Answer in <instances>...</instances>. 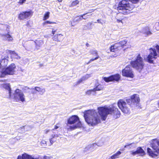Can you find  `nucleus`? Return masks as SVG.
Masks as SVG:
<instances>
[{
    "mask_svg": "<svg viewBox=\"0 0 159 159\" xmlns=\"http://www.w3.org/2000/svg\"><path fill=\"white\" fill-rule=\"evenodd\" d=\"M98 111L91 110L85 111L84 116L86 122L91 126L96 125L101 122V118L105 120L108 114L114 116L115 118H119L120 115L118 108L114 106L98 107Z\"/></svg>",
    "mask_w": 159,
    "mask_h": 159,
    "instance_id": "1",
    "label": "nucleus"
},
{
    "mask_svg": "<svg viewBox=\"0 0 159 159\" xmlns=\"http://www.w3.org/2000/svg\"><path fill=\"white\" fill-rule=\"evenodd\" d=\"M134 8V5L129 3L128 1L122 0L119 3L117 7V10L119 12V14L117 15V16L120 13L125 15L129 14L132 12L131 11Z\"/></svg>",
    "mask_w": 159,
    "mask_h": 159,
    "instance_id": "2",
    "label": "nucleus"
},
{
    "mask_svg": "<svg viewBox=\"0 0 159 159\" xmlns=\"http://www.w3.org/2000/svg\"><path fill=\"white\" fill-rule=\"evenodd\" d=\"M68 129L71 130L81 127L82 125L79 117L75 115L70 117L67 120Z\"/></svg>",
    "mask_w": 159,
    "mask_h": 159,
    "instance_id": "3",
    "label": "nucleus"
},
{
    "mask_svg": "<svg viewBox=\"0 0 159 159\" xmlns=\"http://www.w3.org/2000/svg\"><path fill=\"white\" fill-rule=\"evenodd\" d=\"M151 146L153 150L149 148H148L147 152L150 156L152 157H156L159 154V139H156L152 140Z\"/></svg>",
    "mask_w": 159,
    "mask_h": 159,
    "instance_id": "4",
    "label": "nucleus"
},
{
    "mask_svg": "<svg viewBox=\"0 0 159 159\" xmlns=\"http://www.w3.org/2000/svg\"><path fill=\"white\" fill-rule=\"evenodd\" d=\"M149 50L150 54L146 58L144 57V59L149 63H152L157 57H159V46L157 45L154 48H151Z\"/></svg>",
    "mask_w": 159,
    "mask_h": 159,
    "instance_id": "5",
    "label": "nucleus"
},
{
    "mask_svg": "<svg viewBox=\"0 0 159 159\" xmlns=\"http://www.w3.org/2000/svg\"><path fill=\"white\" fill-rule=\"evenodd\" d=\"M16 66L14 63H12L6 68H2L0 71L1 77H4L7 75H13L16 72Z\"/></svg>",
    "mask_w": 159,
    "mask_h": 159,
    "instance_id": "6",
    "label": "nucleus"
},
{
    "mask_svg": "<svg viewBox=\"0 0 159 159\" xmlns=\"http://www.w3.org/2000/svg\"><path fill=\"white\" fill-rule=\"evenodd\" d=\"M0 34L2 39L8 41H12L13 40L12 37L10 35V31L9 26L7 25H2Z\"/></svg>",
    "mask_w": 159,
    "mask_h": 159,
    "instance_id": "7",
    "label": "nucleus"
},
{
    "mask_svg": "<svg viewBox=\"0 0 159 159\" xmlns=\"http://www.w3.org/2000/svg\"><path fill=\"white\" fill-rule=\"evenodd\" d=\"M131 64L133 67L139 72L143 69L144 66L143 58L140 54L138 55L135 61L131 62Z\"/></svg>",
    "mask_w": 159,
    "mask_h": 159,
    "instance_id": "8",
    "label": "nucleus"
},
{
    "mask_svg": "<svg viewBox=\"0 0 159 159\" xmlns=\"http://www.w3.org/2000/svg\"><path fill=\"white\" fill-rule=\"evenodd\" d=\"M13 95V99L15 101L18 102H24L25 101V96L21 90L16 89Z\"/></svg>",
    "mask_w": 159,
    "mask_h": 159,
    "instance_id": "9",
    "label": "nucleus"
},
{
    "mask_svg": "<svg viewBox=\"0 0 159 159\" xmlns=\"http://www.w3.org/2000/svg\"><path fill=\"white\" fill-rule=\"evenodd\" d=\"M127 102L133 107H135L139 106L140 102V98L139 95L137 94H134L131 96L130 99L127 100Z\"/></svg>",
    "mask_w": 159,
    "mask_h": 159,
    "instance_id": "10",
    "label": "nucleus"
},
{
    "mask_svg": "<svg viewBox=\"0 0 159 159\" xmlns=\"http://www.w3.org/2000/svg\"><path fill=\"white\" fill-rule=\"evenodd\" d=\"M117 105L123 112L126 114H129L130 113V109L128 107V105L123 100H119L118 102Z\"/></svg>",
    "mask_w": 159,
    "mask_h": 159,
    "instance_id": "11",
    "label": "nucleus"
},
{
    "mask_svg": "<svg viewBox=\"0 0 159 159\" xmlns=\"http://www.w3.org/2000/svg\"><path fill=\"white\" fill-rule=\"evenodd\" d=\"M127 43V41L123 40L120 41L119 43H115L113 46L110 47L111 52H116L118 50H120L123 48L122 47L124 46Z\"/></svg>",
    "mask_w": 159,
    "mask_h": 159,
    "instance_id": "12",
    "label": "nucleus"
},
{
    "mask_svg": "<svg viewBox=\"0 0 159 159\" xmlns=\"http://www.w3.org/2000/svg\"><path fill=\"white\" fill-rule=\"evenodd\" d=\"M122 75L123 76L133 78L134 77V74L130 66H126L122 71Z\"/></svg>",
    "mask_w": 159,
    "mask_h": 159,
    "instance_id": "13",
    "label": "nucleus"
},
{
    "mask_svg": "<svg viewBox=\"0 0 159 159\" xmlns=\"http://www.w3.org/2000/svg\"><path fill=\"white\" fill-rule=\"evenodd\" d=\"M9 57L7 55L2 56L1 58L0 61V71H1V67H5L7 66L8 62Z\"/></svg>",
    "mask_w": 159,
    "mask_h": 159,
    "instance_id": "14",
    "label": "nucleus"
},
{
    "mask_svg": "<svg viewBox=\"0 0 159 159\" xmlns=\"http://www.w3.org/2000/svg\"><path fill=\"white\" fill-rule=\"evenodd\" d=\"M120 78V75L119 74H117L108 77H104L103 80L106 82H108L111 81H118L119 80Z\"/></svg>",
    "mask_w": 159,
    "mask_h": 159,
    "instance_id": "15",
    "label": "nucleus"
},
{
    "mask_svg": "<svg viewBox=\"0 0 159 159\" xmlns=\"http://www.w3.org/2000/svg\"><path fill=\"white\" fill-rule=\"evenodd\" d=\"M60 136L61 134L58 133L57 134L55 133H53L51 134V138L49 139L51 145H52L53 143L56 141L57 138L60 137Z\"/></svg>",
    "mask_w": 159,
    "mask_h": 159,
    "instance_id": "16",
    "label": "nucleus"
},
{
    "mask_svg": "<svg viewBox=\"0 0 159 159\" xmlns=\"http://www.w3.org/2000/svg\"><path fill=\"white\" fill-rule=\"evenodd\" d=\"M63 36L61 34L55 35L52 38L53 40L55 41H61L63 39Z\"/></svg>",
    "mask_w": 159,
    "mask_h": 159,
    "instance_id": "17",
    "label": "nucleus"
},
{
    "mask_svg": "<svg viewBox=\"0 0 159 159\" xmlns=\"http://www.w3.org/2000/svg\"><path fill=\"white\" fill-rule=\"evenodd\" d=\"M3 87L8 92V95L7 98L11 99V88L9 84H5L4 85Z\"/></svg>",
    "mask_w": 159,
    "mask_h": 159,
    "instance_id": "18",
    "label": "nucleus"
},
{
    "mask_svg": "<svg viewBox=\"0 0 159 159\" xmlns=\"http://www.w3.org/2000/svg\"><path fill=\"white\" fill-rule=\"evenodd\" d=\"M34 43L35 44L36 48L37 49L41 47L44 43L43 40H36Z\"/></svg>",
    "mask_w": 159,
    "mask_h": 159,
    "instance_id": "19",
    "label": "nucleus"
},
{
    "mask_svg": "<svg viewBox=\"0 0 159 159\" xmlns=\"http://www.w3.org/2000/svg\"><path fill=\"white\" fill-rule=\"evenodd\" d=\"M143 32L144 34L148 36L152 34V33L150 31V28L148 26L145 27L143 30Z\"/></svg>",
    "mask_w": 159,
    "mask_h": 159,
    "instance_id": "20",
    "label": "nucleus"
},
{
    "mask_svg": "<svg viewBox=\"0 0 159 159\" xmlns=\"http://www.w3.org/2000/svg\"><path fill=\"white\" fill-rule=\"evenodd\" d=\"M35 89L37 91V92L39 93V94L41 95H43L45 92V89L43 87H35Z\"/></svg>",
    "mask_w": 159,
    "mask_h": 159,
    "instance_id": "21",
    "label": "nucleus"
},
{
    "mask_svg": "<svg viewBox=\"0 0 159 159\" xmlns=\"http://www.w3.org/2000/svg\"><path fill=\"white\" fill-rule=\"evenodd\" d=\"M91 52L92 54L94 55L96 57H95L94 58H92V59H91L89 61V62H88V63H87V64H89L92 61H93L97 60L99 57L97 51L92 50L91 51Z\"/></svg>",
    "mask_w": 159,
    "mask_h": 159,
    "instance_id": "22",
    "label": "nucleus"
},
{
    "mask_svg": "<svg viewBox=\"0 0 159 159\" xmlns=\"http://www.w3.org/2000/svg\"><path fill=\"white\" fill-rule=\"evenodd\" d=\"M121 152L120 151H118L116 153L111 156L110 158L111 159H115L119 157V155L121 154Z\"/></svg>",
    "mask_w": 159,
    "mask_h": 159,
    "instance_id": "23",
    "label": "nucleus"
},
{
    "mask_svg": "<svg viewBox=\"0 0 159 159\" xmlns=\"http://www.w3.org/2000/svg\"><path fill=\"white\" fill-rule=\"evenodd\" d=\"M137 151L138 154H141V156H143L145 153L144 151L141 147L138 148L137 149Z\"/></svg>",
    "mask_w": 159,
    "mask_h": 159,
    "instance_id": "24",
    "label": "nucleus"
},
{
    "mask_svg": "<svg viewBox=\"0 0 159 159\" xmlns=\"http://www.w3.org/2000/svg\"><path fill=\"white\" fill-rule=\"evenodd\" d=\"M11 57L12 58H15L16 59L19 60L20 58V57L16 53L14 52H12L11 53Z\"/></svg>",
    "mask_w": 159,
    "mask_h": 159,
    "instance_id": "25",
    "label": "nucleus"
},
{
    "mask_svg": "<svg viewBox=\"0 0 159 159\" xmlns=\"http://www.w3.org/2000/svg\"><path fill=\"white\" fill-rule=\"evenodd\" d=\"M33 157L26 153L22 154L23 159H33Z\"/></svg>",
    "mask_w": 159,
    "mask_h": 159,
    "instance_id": "26",
    "label": "nucleus"
},
{
    "mask_svg": "<svg viewBox=\"0 0 159 159\" xmlns=\"http://www.w3.org/2000/svg\"><path fill=\"white\" fill-rule=\"evenodd\" d=\"M22 90L25 93H30V92L31 88H30L27 86H25L22 88Z\"/></svg>",
    "mask_w": 159,
    "mask_h": 159,
    "instance_id": "27",
    "label": "nucleus"
},
{
    "mask_svg": "<svg viewBox=\"0 0 159 159\" xmlns=\"http://www.w3.org/2000/svg\"><path fill=\"white\" fill-rule=\"evenodd\" d=\"M95 92H94V90L93 89L88 90L86 92V94L88 95H95Z\"/></svg>",
    "mask_w": 159,
    "mask_h": 159,
    "instance_id": "28",
    "label": "nucleus"
},
{
    "mask_svg": "<svg viewBox=\"0 0 159 159\" xmlns=\"http://www.w3.org/2000/svg\"><path fill=\"white\" fill-rule=\"evenodd\" d=\"M50 13L48 11L46 12L44 14L43 20H45L48 19L49 17Z\"/></svg>",
    "mask_w": 159,
    "mask_h": 159,
    "instance_id": "29",
    "label": "nucleus"
},
{
    "mask_svg": "<svg viewBox=\"0 0 159 159\" xmlns=\"http://www.w3.org/2000/svg\"><path fill=\"white\" fill-rule=\"evenodd\" d=\"M20 20H24L25 19V16L24 12H23L19 14L18 17Z\"/></svg>",
    "mask_w": 159,
    "mask_h": 159,
    "instance_id": "30",
    "label": "nucleus"
},
{
    "mask_svg": "<svg viewBox=\"0 0 159 159\" xmlns=\"http://www.w3.org/2000/svg\"><path fill=\"white\" fill-rule=\"evenodd\" d=\"M25 18L29 17L30 16L32 15L33 12L31 11H28L24 12Z\"/></svg>",
    "mask_w": 159,
    "mask_h": 159,
    "instance_id": "31",
    "label": "nucleus"
},
{
    "mask_svg": "<svg viewBox=\"0 0 159 159\" xmlns=\"http://www.w3.org/2000/svg\"><path fill=\"white\" fill-rule=\"evenodd\" d=\"M79 3V1L77 0H74L72 2L70 6L74 7Z\"/></svg>",
    "mask_w": 159,
    "mask_h": 159,
    "instance_id": "32",
    "label": "nucleus"
},
{
    "mask_svg": "<svg viewBox=\"0 0 159 159\" xmlns=\"http://www.w3.org/2000/svg\"><path fill=\"white\" fill-rule=\"evenodd\" d=\"M60 127V124L59 123L57 124L56 125H55L54 128L52 129V132L53 133H55V132L54 131L55 129H56L59 128Z\"/></svg>",
    "mask_w": 159,
    "mask_h": 159,
    "instance_id": "33",
    "label": "nucleus"
},
{
    "mask_svg": "<svg viewBox=\"0 0 159 159\" xmlns=\"http://www.w3.org/2000/svg\"><path fill=\"white\" fill-rule=\"evenodd\" d=\"M102 89V87L101 85H98L96 87L94 88L93 90H94V92H95L96 91L100 90Z\"/></svg>",
    "mask_w": 159,
    "mask_h": 159,
    "instance_id": "34",
    "label": "nucleus"
},
{
    "mask_svg": "<svg viewBox=\"0 0 159 159\" xmlns=\"http://www.w3.org/2000/svg\"><path fill=\"white\" fill-rule=\"evenodd\" d=\"M40 145L43 147H45L47 145L46 142L44 140H42L40 142Z\"/></svg>",
    "mask_w": 159,
    "mask_h": 159,
    "instance_id": "35",
    "label": "nucleus"
},
{
    "mask_svg": "<svg viewBox=\"0 0 159 159\" xmlns=\"http://www.w3.org/2000/svg\"><path fill=\"white\" fill-rule=\"evenodd\" d=\"M91 76V74H86L84 76H83L82 77V79H83V80L84 81L87 79H88Z\"/></svg>",
    "mask_w": 159,
    "mask_h": 159,
    "instance_id": "36",
    "label": "nucleus"
},
{
    "mask_svg": "<svg viewBox=\"0 0 159 159\" xmlns=\"http://www.w3.org/2000/svg\"><path fill=\"white\" fill-rule=\"evenodd\" d=\"M30 93L32 94H35L37 93V91L35 89V87L31 88Z\"/></svg>",
    "mask_w": 159,
    "mask_h": 159,
    "instance_id": "37",
    "label": "nucleus"
},
{
    "mask_svg": "<svg viewBox=\"0 0 159 159\" xmlns=\"http://www.w3.org/2000/svg\"><path fill=\"white\" fill-rule=\"evenodd\" d=\"M86 14H84L81 16H78V17L79 18V21L83 19H87V17L86 18H84V16Z\"/></svg>",
    "mask_w": 159,
    "mask_h": 159,
    "instance_id": "38",
    "label": "nucleus"
},
{
    "mask_svg": "<svg viewBox=\"0 0 159 159\" xmlns=\"http://www.w3.org/2000/svg\"><path fill=\"white\" fill-rule=\"evenodd\" d=\"M153 28L157 30H159V22L158 23H156Z\"/></svg>",
    "mask_w": 159,
    "mask_h": 159,
    "instance_id": "39",
    "label": "nucleus"
},
{
    "mask_svg": "<svg viewBox=\"0 0 159 159\" xmlns=\"http://www.w3.org/2000/svg\"><path fill=\"white\" fill-rule=\"evenodd\" d=\"M54 23H56L54 22H52V21H45V22H44L43 23V25H45L47 24H54Z\"/></svg>",
    "mask_w": 159,
    "mask_h": 159,
    "instance_id": "40",
    "label": "nucleus"
},
{
    "mask_svg": "<svg viewBox=\"0 0 159 159\" xmlns=\"http://www.w3.org/2000/svg\"><path fill=\"white\" fill-rule=\"evenodd\" d=\"M33 159H43V158L41 156H38L36 157H33Z\"/></svg>",
    "mask_w": 159,
    "mask_h": 159,
    "instance_id": "41",
    "label": "nucleus"
},
{
    "mask_svg": "<svg viewBox=\"0 0 159 159\" xmlns=\"http://www.w3.org/2000/svg\"><path fill=\"white\" fill-rule=\"evenodd\" d=\"M133 3L136 4L140 0H129Z\"/></svg>",
    "mask_w": 159,
    "mask_h": 159,
    "instance_id": "42",
    "label": "nucleus"
},
{
    "mask_svg": "<svg viewBox=\"0 0 159 159\" xmlns=\"http://www.w3.org/2000/svg\"><path fill=\"white\" fill-rule=\"evenodd\" d=\"M130 153H131V154H132L133 155H135L137 154H138V153H137V150L136 151H131L130 152Z\"/></svg>",
    "mask_w": 159,
    "mask_h": 159,
    "instance_id": "43",
    "label": "nucleus"
},
{
    "mask_svg": "<svg viewBox=\"0 0 159 159\" xmlns=\"http://www.w3.org/2000/svg\"><path fill=\"white\" fill-rule=\"evenodd\" d=\"M43 159H52V157L51 156H45L43 157Z\"/></svg>",
    "mask_w": 159,
    "mask_h": 159,
    "instance_id": "44",
    "label": "nucleus"
},
{
    "mask_svg": "<svg viewBox=\"0 0 159 159\" xmlns=\"http://www.w3.org/2000/svg\"><path fill=\"white\" fill-rule=\"evenodd\" d=\"M73 21L74 22H79V18L78 17H75V18H74Z\"/></svg>",
    "mask_w": 159,
    "mask_h": 159,
    "instance_id": "45",
    "label": "nucleus"
},
{
    "mask_svg": "<svg viewBox=\"0 0 159 159\" xmlns=\"http://www.w3.org/2000/svg\"><path fill=\"white\" fill-rule=\"evenodd\" d=\"M83 79H82V77L80 79H79V80L77 82V84H79L81 83L83 81Z\"/></svg>",
    "mask_w": 159,
    "mask_h": 159,
    "instance_id": "46",
    "label": "nucleus"
},
{
    "mask_svg": "<svg viewBox=\"0 0 159 159\" xmlns=\"http://www.w3.org/2000/svg\"><path fill=\"white\" fill-rule=\"evenodd\" d=\"M26 0H20L19 1V3L22 4Z\"/></svg>",
    "mask_w": 159,
    "mask_h": 159,
    "instance_id": "47",
    "label": "nucleus"
},
{
    "mask_svg": "<svg viewBox=\"0 0 159 159\" xmlns=\"http://www.w3.org/2000/svg\"><path fill=\"white\" fill-rule=\"evenodd\" d=\"M56 31H57L56 30H55V29H52V33L53 35H54L55 34V33L56 32Z\"/></svg>",
    "mask_w": 159,
    "mask_h": 159,
    "instance_id": "48",
    "label": "nucleus"
},
{
    "mask_svg": "<svg viewBox=\"0 0 159 159\" xmlns=\"http://www.w3.org/2000/svg\"><path fill=\"white\" fill-rule=\"evenodd\" d=\"M17 159H23L22 158V156L19 155L18 156Z\"/></svg>",
    "mask_w": 159,
    "mask_h": 159,
    "instance_id": "49",
    "label": "nucleus"
},
{
    "mask_svg": "<svg viewBox=\"0 0 159 159\" xmlns=\"http://www.w3.org/2000/svg\"><path fill=\"white\" fill-rule=\"evenodd\" d=\"M31 43H29V47H30V49H32V47H31V46H30L31 45Z\"/></svg>",
    "mask_w": 159,
    "mask_h": 159,
    "instance_id": "50",
    "label": "nucleus"
},
{
    "mask_svg": "<svg viewBox=\"0 0 159 159\" xmlns=\"http://www.w3.org/2000/svg\"><path fill=\"white\" fill-rule=\"evenodd\" d=\"M44 132H45V133L46 134H47V133H48V132H49V130H46H46H44Z\"/></svg>",
    "mask_w": 159,
    "mask_h": 159,
    "instance_id": "51",
    "label": "nucleus"
},
{
    "mask_svg": "<svg viewBox=\"0 0 159 159\" xmlns=\"http://www.w3.org/2000/svg\"><path fill=\"white\" fill-rule=\"evenodd\" d=\"M117 19V21L118 22H122L121 21V19Z\"/></svg>",
    "mask_w": 159,
    "mask_h": 159,
    "instance_id": "52",
    "label": "nucleus"
},
{
    "mask_svg": "<svg viewBox=\"0 0 159 159\" xmlns=\"http://www.w3.org/2000/svg\"><path fill=\"white\" fill-rule=\"evenodd\" d=\"M131 145V144H129V145H126L125 146V148H127L129 146H130V145Z\"/></svg>",
    "mask_w": 159,
    "mask_h": 159,
    "instance_id": "53",
    "label": "nucleus"
},
{
    "mask_svg": "<svg viewBox=\"0 0 159 159\" xmlns=\"http://www.w3.org/2000/svg\"><path fill=\"white\" fill-rule=\"evenodd\" d=\"M97 21L98 23H102V22L100 21V20H98Z\"/></svg>",
    "mask_w": 159,
    "mask_h": 159,
    "instance_id": "54",
    "label": "nucleus"
},
{
    "mask_svg": "<svg viewBox=\"0 0 159 159\" xmlns=\"http://www.w3.org/2000/svg\"><path fill=\"white\" fill-rule=\"evenodd\" d=\"M157 104L159 107V101L157 102Z\"/></svg>",
    "mask_w": 159,
    "mask_h": 159,
    "instance_id": "55",
    "label": "nucleus"
},
{
    "mask_svg": "<svg viewBox=\"0 0 159 159\" xmlns=\"http://www.w3.org/2000/svg\"><path fill=\"white\" fill-rule=\"evenodd\" d=\"M58 1L59 2H61L62 1V0H58Z\"/></svg>",
    "mask_w": 159,
    "mask_h": 159,
    "instance_id": "56",
    "label": "nucleus"
},
{
    "mask_svg": "<svg viewBox=\"0 0 159 159\" xmlns=\"http://www.w3.org/2000/svg\"><path fill=\"white\" fill-rule=\"evenodd\" d=\"M94 11V10L92 9V10H91V12H93V11Z\"/></svg>",
    "mask_w": 159,
    "mask_h": 159,
    "instance_id": "57",
    "label": "nucleus"
},
{
    "mask_svg": "<svg viewBox=\"0 0 159 159\" xmlns=\"http://www.w3.org/2000/svg\"><path fill=\"white\" fill-rule=\"evenodd\" d=\"M84 16V18H86V17H87V18H88V17H87V16H85V15Z\"/></svg>",
    "mask_w": 159,
    "mask_h": 159,
    "instance_id": "58",
    "label": "nucleus"
},
{
    "mask_svg": "<svg viewBox=\"0 0 159 159\" xmlns=\"http://www.w3.org/2000/svg\"><path fill=\"white\" fill-rule=\"evenodd\" d=\"M113 57H116V56L115 55H113Z\"/></svg>",
    "mask_w": 159,
    "mask_h": 159,
    "instance_id": "59",
    "label": "nucleus"
},
{
    "mask_svg": "<svg viewBox=\"0 0 159 159\" xmlns=\"http://www.w3.org/2000/svg\"><path fill=\"white\" fill-rule=\"evenodd\" d=\"M33 44H34V43L33 42V43H32Z\"/></svg>",
    "mask_w": 159,
    "mask_h": 159,
    "instance_id": "60",
    "label": "nucleus"
}]
</instances>
